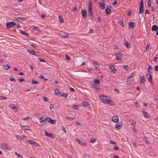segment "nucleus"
I'll return each mask as SVG.
<instances>
[{"mask_svg":"<svg viewBox=\"0 0 158 158\" xmlns=\"http://www.w3.org/2000/svg\"><path fill=\"white\" fill-rule=\"evenodd\" d=\"M135 75V73H132L131 75L127 78V84H130L134 82V78L133 77V76H134Z\"/></svg>","mask_w":158,"mask_h":158,"instance_id":"f257e3e1","label":"nucleus"},{"mask_svg":"<svg viewBox=\"0 0 158 158\" xmlns=\"http://www.w3.org/2000/svg\"><path fill=\"white\" fill-rule=\"evenodd\" d=\"M99 98L100 100L103 103H106L108 102L109 99L105 95H101L100 96Z\"/></svg>","mask_w":158,"mask_h":158,"instance_id":"f03ea898","label":"nucleus"},{"mask_svg":"<svg viewBox=\"0 0 158 158\" xmlns=\"http://www.w3.org/2000/svg\"><path fill=\"white\" fill-rule=\"evenodd\" d=\"M15 24H16L14 22H9L6 23V27L7 28H10L14 26Z\"/></svg>","mask_w":158,"mask_h":158,"instance_id":"7ed1b4c3","label":"nucleus"},{"mask_svg":"<svg viewBox=\"0 0 158 158\" xmlns=\"http://www.w3.org/2000/svg\"><path fill=\"white\" fill-rule=\"evenodd\" d=\"M26 142L27 144H31L32 145H34L35 147H38L39 146L38 144L37 143L32 140H26Z\"/></svg>","mask_w":158,"mask_h":158,"instance_id":"20e7f679","label":"nucleus"},{"mask_svg":"<svg viewBox=\"0 0 158 158\" xmlns=\"http://www.w3.org/2000/svg\"><path fill=\"white\" fill-rule=\"evenodd\" d=\"M99 5L100 8L102 10L105 8V4L103 0H100L99 2Z\"/></svg>","mask_w":158,"mask_h":158,"instance_id":"39448f33","label":"nucleus"},{"mask_svg":"<svg viewBox=\"0 0 158 158\" xmlns=\"http://www.w3.org/2000/svg\"><path fill=\"white\" fill-rule=\"evenodd\" d=\"M147 76H148V77L147 78V79L149 82L151 84H152V76L151 74H150L149 73H147L146 75Z\"/></svg>","mask_w":158,"mask_h":158,"instance_id":"423d86ee","label":"nucleus"},{"mask_svg":"<svg viewBox=\"0 0 158 158\" xmlns=\"http://www.w3.org/2000/svg\"><path fill=\"white\" fill-rule=\"evenodd\" d=\"M44 131L45 132V135L46 136L51 138H54V136L52 134L48 133L45 130H44Z\"/></svg>","mask_w":158,"mask_h":158,"instance_id":"0eeeda50","label":"nucleus"},{"mask_svg":"<svg viewBox=\"0 0 158 158\" xmlns=\"http://www.w3.org/2000/svg\"><path fill=\"white\" fill-rule=\"evenodd\" d=\"M93 65L95 70H99V66L98 63L95 60L93 61Z\"/></svg>","mask_w":158,"mask_h":158,"instance_id":"6e6552de","label":"nucleus"},{"mask_svg":"<svg viewBox=\"0 0 158 158\" xmlns=\"http://www.w3.org/2000/svg\"><path fill=\"white\" fill-rule=\"evenodd\" d=\"M61 37L63 38H67L68 37L69 35L67 33L61 31L59 33Z\"/></svg>","mask_w":158,"mask_h":158,"instance_id":"1a4fd4ad","label":"nucleus"},{"mask_svg":"<svg viewBox=\"0 0 158 158\" xmlns=\"http://www.w3.org/2000/svg\"><path fill=\"white\" fill-rule=\"evenodd\" d=\"M116 59L118 60H122V55L120 53H118L116 54Z\"/></svg>","mask_w":158,"mask_h":158,"instance_id":"9d476101","label":"nucleus"},{"mask_svg":"<svg viewBox=\"0 0 158 158\" xmlns=\"http://www.w3.org/2000/svg\"><path fill=\"white\" fill-rule=\"evenodd\" d=\"M112 120L113 122L117 123L119 121L117 115H114L112 117Z\"/></svg>","mask_w":158,"mask_h":158,"instance_id":"9b49d317","label":"nucleus"},{"mask_svg":"<svg viewBox=\"0 0 158 158\" xmlns=\"http://www.w3.org/2000/svg\"><path fill=\"white\" fill-rule=\"evenodd\" d=\"M143 0H142L140 4V6L139 7V14L141 13L142 12H143Z\"/></svg>","mask_w":158,"mask_h":158,"instance_id":"f8f14e48","label":"nucleus"},{"mask_svg":"<svg viewBox=\"0 0 158 158\" xmlns=\"http://www.w3.org/2000/svg\"><path fill=\"white\" fill-rule=\"evenodd\" d=\"M81 14L82 17L83 19H85L86 16L87 11L85 9L81 10Z\"/></svg>","mask_w":158,"mask_h":158,"instance_id":"ddd939ff","label":"nucleus"},{"mask_svg":"<svg viewBox=\"0 0 158 158\" xmlns=\"http://www.w3.org/2000/svg\"><path fill=\"white\" fill-rule=\"evenodd\" d=\"M128 25L130 28H133L136 26L135 23L133 22L129 23Z\"/></svg>","mask_w":158,"mask_h":158,"instance_id":"4468645a","label":"nucleus"},{"mask_svg":"<svg viewBox=\"0 0 158 158\" xmlns=\"http://www.w3.org/2000/svg\"><path fill=\"white\" fill-rule=\"evenodd\" d=\"M15 137L16 138L20 140H21L22 139L24 138H27L26 136H24L23 135H22L21 136L20 135H15Z\"/></svg>","mask_w":158,"mask_h":158,"instance_id":"2eb2a0df","label":"nucleus"},{"mask_svg":"<svg viewBox=\"0 0 158 158\" xmlns=\"http://www.w3.org/2000/svg\"><path fill=\"white\" fill-rule=\"evenodd\" d=\"M109 68L111 72L114 73H115L117 71V69L115 68L114 66H109Z\"/></svg>","mask_w":158,"mask_h":158,"instance_id":"dca6fc26","label":"nucleus"},{"mask_svg":"<svg viewBox=\"0 0 158 158\" xmlns=\"http://www.w3.org/2000/svg\"><path fill=\"white\" fill-rule=\"evenodd\" d=\"M21 128L22 130H30V127L28 125L21 126Z\"/></svg>","mask_w":158,"mask_h":158,"instance_id":"f3484780","label":"nucleus"},{"mask_svg":"<svg viewBox=\"0 0 158 158\" xmlns=\"http://www.w3.org/2000/svg\"><path fill=\"white\" fill-rule=\"evenodd\" d=\"M111 7L110 6L106 7V13L107 14H109L111 12Z\"/></svg>","mask_w":158,"mask_h":158,"instance_id":"a211bd4d","label":"nucleus"},{"mask_svg":"<svg viewBox=\"0 0 158 158\" xmlns=\"http://www.w3.org/2000/svg\"><path fill=\"white\" fill-rule=\"evenodd\" d=\"M91 85L93 87H94V88L95 89L98 91L100 90L101 89L100 87L98 86L96 84H92Z\"/></svg>","mask_w":158,"mask_h":158,"instance_id":"6ab92c4d","label":"nucleus"},{"mask_svg":"<svg viewBox=\"0 0 158 158\" xmlns=\"http://www.w3.org/2000/svg\"><path fill=\"white\" fill-rule=\"evenodd\" d=\"M106 103H108L110 106H113L114 104V102L110 98H109Z\"/></svg>","mask_w":158,"mask_h":158,"instance_id":"aec40b11","label":"nucleus"},{"mask_svg":"<svg viewBox=\"0 0 158 158\" xmlns=\"http://www.w3.org/2000/svg\"><path fill=\"white\" fill-rule=\"evenodd\" d=\"M158 29L157 26L156 25H154L152 27V31H157Z\"/></svg>","mask_w":158,"mask_h":158,"instance_id":"412c9836","label":"nucleus"},{"mask_svg":"<svg viewBox=\"0 0 158 158\" xmlns=\"http://www.w3.org/2000/svg\"><path fill=\"white\" fill-rule=\"evenodd\" d=\"M142 112L143 113V114L145 118H148L149 117V115L145 110H143L142 111Z\"/></svg>","mask_w":158,"mask_h":158,"instance_id":"4be33fe9","label":"nucleus"},{"mask_svg":"<svg viewBox=\"0 0 158 158\" xmlns=\"http://www.w3.org/2000/svg\"><path fill=\"white\" fill-rule=\"evenodd\" d=\"M94 84H99L100 83V81L99 79L95 78L94 79Z\"/></svg>","mask_w":158,"mask_h":158,"instance_id":"5701e85b","label":"nucleus"},{"mask_svg":"<svg viewBox=\"0 0 158 158\" xmlns=\"http://www.w3.org/2000/svg\"><path fill=\"white\" fill-rule=\"evenodd\" d=\"M10 107L11 108L14 110L15 111H16L17 110V107L15 106L14 104L10 105Z\"/></svg>","mask_w":158,"mask_h":158,"instance_id":"b1692460","label":"nucleus"},{"mask_svg":"<svg viewBox=\"0 0 158 158\" xmlns=\"http://www.w3.org/2000/svg\"><path fill=\"white\" fill-rule=\"evenodd\" d=\"M140 82L143 83L145 82V78L144 76L141 77L140 76Z\"/></svg>","mask_w":158,"mask_h":158,"instance_id":"393cba45","label":"nucleus"},{"mask_svg":"<svg viewBox=\"0 0 158 158\" xmlns=\"http://www.w3.org/2000/svg\"><path fill=\"white\" fill-rule=\"evenodd\" d=\"M88 9H92V2L90 0L88 2Z\"/></svg>","mask_w":158,"mask_h":158,"instance_id":"a878e982","label":"nucleus"},{"mask_svg":"<svg viewBox=\"0 0 158 158\" xmlns=\"http://www.w3.org/2000/svg\"><path fill=\"white\" fill-rule=\"evenodd\" d=\"M148 73H149L150 74H151L152 73V69L150 66H149L148 68Z\"/></svg>","mask_w":158,"mask_h":158,"instance_id":"bb28decb","label":"nucleus"},{"mask_svg":"<svg viewBox=\"0 0 158 158\" xmlns=\"http://www.w3.org/2000/svg\"><path fill=\"white\" fill-rule=\"evenodd\" d=\"M29 52L31 54L33 55H36V52L35 51H30L29 50H28Z\"/></svg>","mask_w":158,"mask_h":158,"instance_id":"cd10ccee","label":"nucleus"},{"mask_svg":"<svg viewBox=\"0 0 158 158\" xmlns=\"http://www.w3.org/2000/svg\"><path fill=\"white\" fill-rule=\"evenodd\" d=\"M88 14L89 16H90L91 18L93 16V14L92 12V9H88Z\"/></svg>","mask_w":158,"mask_h":158,"instance_id":"c85d7f7f","label":"nucleus"},{"mask_svg":"<svg viewBox=\"0 0 158 158\" xmlns=\"http://www.w3.org/2000/svg\"><path fill=\"white\" fill-rule=\"evenodd\" d=\"M122 125L121 124L120 125L117 123L115 125V127L118 129H120L122 128Z\"/></svg>","mask_w":158,"mask_h":158,"instance_id":"c756f323","label":"nucleus"},{"mask_svg":"<svg viewBox=\"0 0 158 158\" xmlns=\"http://www.w3.org/2000/svg\"><path fill=\"white\" fill-rule=\"evenodd\" d=\"M72 106L73 108L75 110H77L79 108V106L78 105H73Z\"/></svg>","mask_w":158,"mask_h":158,"instance_id":"7c9ffc66","label":"nucleus"},{"mask_svg":"<svg viewBox=\"0 0 158 158\" xmlns=\"http://www.w3.org/2000/svg\"><path fill=\"white\" fill-rule=\"evenodd\" d=\"M43 118H40V123H43V124L45 123L46 122V121L45 120V119H42Z\"/></svg>","mask_w":158,"mask_h":158,"instance_id":"2f4dec72","label":"nucleus"},{"mask_svg":"<svg viewBox=\"0 0 158 158\" xmlns=\"http://www.w3.org/2000/svg\"><path fill=\"white\" fill-rule=\"evenodd\" d=\"M68 95V94L67 93H63L61 94L60 96L66 98L67 97Z\"/></svg>","mask_w":158,"mask_h":158,"instance_id":"473e14b6","label":"nucleus"},{"mask_svg":"<svg viewBox=\"0 0 158 158\" xmlns=\"http://www.w3.org/2000/svg\"><path fill=\"white\" fill-rule=\"evenodd\" d=\"M66 119H67L69 121H72L74 119V117H69L68 116H67L66 117Z\"/></svg>","mask_w":158,"mask_h":158,"instance_id":"72a5a7b5","label":"nucleus"},{"mask_svg":"<svg viewBox=\"0 0 158 158\" xmlns=\"http://www.w3.org/2000/svg\"><path fill=\"white\" fill-rule=\"evenodd\" d=\"M55 93L56 94H59L60 93V91L58 89H56L55 90Z\"/></svg>","mask_w":158,"mask_h":158,"instance_id":"f704fd0d","label":"nucleus"},{"mask_svg":"<svg viewBox=\"0 0 158 158\" xmlns=\"http://www.w3.org/2000/svg\"><path fill=\"white\" fill-rule=\"evenodd\" d=\"M51 119V118L50 117H48V116L46 117L45 118V121L46 120L49 123Z\"/></svg>","mask_w":158,"mask_h":158,"instance_id":"c9c22d12","label":"nucleus"},{"mask_svg":"<svg viewBox=\"0 0 158 158\" xmlns=\"http://www.w3.org/2000/svg\"><path fill=\"white\" fill-rule=\"evenodd\" d=\"M59 19H60V23H62L63 22V19L62 17L61 16H59Z\"/></svg>","mask_w":158,"mask_h":158,"instance_id":"e433bc0d","label":"nucleus"},{"mask_svg":"<svg viewBox=\"0 0 158 158\" xmlns=\"http://www.w3.org/2000/svg\"><path fill=\"white\" fill-rule=\"evenodd\" d=\"M123 66L125 70L127 71L128 70L129 68L127 65H124Z\"/></svg>","mask_w":158,"mask_h":158,"instance_id":"4c0bfd02","label":"nucleus"},{"mask_svg":"<svg viewBox=\"0 0 158 158\" xmlns=\"http://www.w3.org/2000/svg\"><path fill=\"white\" fill-rule=\"evenodd\" d=\"M131 128L134 132L135 133L137 132V130L133 126L131 127Z\"/></svg>","mask_w":158,"mask_h":158,"instance_id":"58836bf2","label":"nucleus"},{"mask_svg":"<svg viewBox=\"0 0 158 158\" xmlns=\"http://www.w3.org/2000/svg\"><path fill=\"white\" fill-rule=\"evenodd\" d=\"M7 99L6 97H4L3 96H0V99L6 100Z\"/></svg>","mask_w":158,"mask_h":158,"instance_id":"ea45409f","label":"nucleus"},{"mask_svg":"<svg viewBox=\"0 0 158 158\" xmlns=\"http://www.w3.org/2000/svg\"><path fill=\"white\" fill-rule=\"evenodd\" d=\"M10 68V66L8 65H4V68L6 70H8Z\"/></svg>","mask_w":158,"mask_h":158,"instance_id":"a19ab883","label":"nucleus"},{"mask_svg":"<svg viewBox=\"0 0 158 158\" xmlns=\"http://www.w3.org/2000/svg\"><path fill=\"white\" fill-rule=\"evenodd\" d=\"M49 123L52 124H54L55 123L56 121L54 120L51 119L50 121L49 122Z\"/></svg>","mask_w":158,"mask_h":158,"instance_id":"79ce46f5","label":"nucleus"},{"mask_svg":"<svg viewBox=\"0 0 158 158\" xmlns=\"http://www.w3.org/2000/svg\"><path fill=\"white\" fill-rule=\"evenodd\" d=\"M148 4L149 7H150L151 5V0H147Z\"/></svg>","mask_w":158,"mask_h":158,"instance_id":"37998d69","label":"nucleus"},{"mask_svg":"<svg viewBox=\"0 0 158 158\" xmlns=\"http://www.w3.org/2000/svg\"><path fill=\"white\" fill-rule=\"evenodd\" d=\"M4 146L6 148L8 149V150H10L11 149V148L10 147H9L8 146V145L6 143H5L4 144Z\"/></svg>","mask_w":158,"mask_h":158,"instance_id":"c03bdc74","label":"nucleus"},{"mask_svg":"<svg viewBox=\"0 0 158 158\" xmlns=\"http://www.w3.org/2000/svg\"><path fill=\"white\" fill-rule=\"evenodd\" d=\"M83 105L85 107H87L89 106V104L87 102H84L83 103Z\"/></svg>","mask_w":158,"mask_h":158,"instance_id":"a18cd8bd","label":"nucleus"},{"mask_svg":"<svg viewBox=\"0 0 158 158\" xmlns=\"http://www.w3.org/2000/svg\"><path fill=\"white\" fill-rule=\"evenodd\" d=\"M124 45L125 46V47L127 48H129L130 47L129 44L128 42H127L124 43Z\"/></svg>","mask_w":158,"mask_h":158,"instance_id":"49530a36","label":"nucleus"},{"mask_svg":"<svg viewBox=\"0 0 158 158\" xmlns=\"http://www.w3.org/2000/svg\"><path fill=\"white\" fill-rule=\"evenodd\" d=\"M43 99L44 101H48V99L46 97H43Z\"/></svg>","mask_w":158,"mask_h":158,"instance_id":"de8ad7c7","label":"nucleus"},{"mask_svg":"<svg viewBox=\"0 0 158 158\" xmlns=\"http://www.w3.org/2000/svg\"><path fill=\"white\" fill-rule=\"evenodd\" d=\"M79 144L83 146H85L86 145L85 143L81 141H80Z\"/></svg>","mask_w":158,"mask_h":158,"instance_id":"09e8293b","label":"nucleus"},{"mask_svg":"<svg viewBox=\"0 0 158 158\" xmlns=\"http://www.w3.org/2000/svg\"><path fill=\"white\" fill-rule=\"evenodd\" d=\"M20 33H22L23 34L25 35H28V33H26L25 32V31H20Z\"/></svg>","mask_w":158,"mask_h":158,"instance_id":"8fccbe9b","label":"nucleus"},{"mask_svg":"<svg viewBox=\"0 0 158 158\" xmlns=\"http://www.w3.org/2000/svg\"><path fill=\"white\" fill-rule=\"evenodd\" d=\"M90 141L92 143H94L95 142L96 139H90Z\"/></svg>","mask_w":158,"mask_h":158,"instance_id":"3c124183","label":"nucleus"},{"mask_svg":"<svg viewBox=\"0 0 158 158\" xmlns=\"http://www.w3.org/2000/svg\"><path fill=\"white\" fill-rule=\"evenodd\" d=\"M32 82L33 84H36L38 83V82L35 80H32Z\"/></svg>","mask_w":158,"mask_h":158,"instance_id":"603ef678","label":"nucleus"},{"mask_svg":"<svg viewBox=\"0 0 158 158\" xmlns=\"http://www.w3.org/2000/svg\"><path fill=\"white\" fill-rule=\"evenodd\" d=\"M65 58L67 60H70V58L68 55H65Z\"/></svg>","mask_w":158,"mask_h":158,"instance_id":"864d4df0","label":"nucleus"},{"mask_svg":"<svg viewBox=\"0 0 158 158\" xmlns=\"http://www.w3.org/2000/svg\"><path fill=\"white\" fill-rule=\"evenodd\" d=\"M15 153L18 156V157H21V158H22L23 157L22 156L20 155V154H19L17 153L16 152H15Z\"/></svg>","mask_w":158,"mask_h":158,"instance_id":"5fc2aeb1","label":"nucleus"},{"mask_svg":"<svg viewBox=\"0 0 158 158\" xmlns=\"http://www.w3.org/2000/svg\"><path fill=\"white\" fill-rule=\"evenodd\" d=\"M10 81H12L15 82L16 81L15 79L13 77H12L10 79Z\"/></svg>","mask_w":158,"mask_h":158,"instance_id":"6e6d98bb","label":"nucleus"},{"mask_svg":"<svg viewBox=\"0 0 158 158\" xmlns=\"http://www.w3.org/2000/svg\"><path fill=\"white\" fill-rule=\"evenodd\" d=\"M119 24L121 25L122 27H124V25L123 24V22L122 21H120V22H119Z\"/></svg>","mask_w":158,"mask_h":158,"instance_id":"4d7b16f0","label":"nucleus"},{"mask_svg":"<svg viewBox=\"0 0 158 158\" xmlns=\"http://www.w3.org/2000/svg\"><path fill=\"white\" fill-rule=\"evenodd\" d=\"M30 119V117L29 116L27 117L24 118H23V120H28Z\"/></svg>","mask_w":158,"mask_h":158,"instance_id":"13d9d810","label":"nucleus"},{"mask_svg":"<svg viewBox=\"0 0 158 158\" xmlns=\"http://www.w3.org/2000/svg\"><path fill=\"white\" fill-rule=\"evenodd\" d=\"M33 29L36 31H38V29L37 28V27H33Z\"/></svg>","mask_w":158,"mask_h":158,"instance_id":"bf43d9fd","label":"nucleus"},{"mask_svg":"<svg viewBox=\"0 0 158 158\" xmlns=\"http://www.w3.org/2000/svg\"><path fill=\"white\" fill-rule=\"evenodd\" d=\"M62 131L65 133H66V131L65 128H64L63 126L62 127Z\"/></svg>","mask_w":158,"mask_h":158,"instance_id":"052dcab7","label":"nucleus"},{"mask_svg":"<svg viewBox=\"0 0 158 158\" xmlns=\"http://www.w3.org/2000/svg\"><path fill=\"white\" fill-rule=\"evenodd\" d=\"M150 46V45L149 44H148L146 48V50H147L149 48V47Z\"/></svg>","mask_w":158,"mask_h":158,"instance_id":"680f3d73","label":"nucleus"},{"mask_svg":"<svg viewBox=\"0 0 158 158\" xmlns=\"http://www.w3.org/2000/svg\"><path fill=\"white\" fill-rule=\"evenodd\" d=\"M77 7H74L72 9V11H76L77 10Z\"/></svg>","mask_w":158,"mask_h":158,"instance_id":"e2e57ef3","label":"nucleus"},{"mask_svg":"<svg viewBox=\"0 0 158 158\" xmlns=\"http://www.w3.org/2000/svg\"><path fill=\"white\" fill-rule=\"evenodd\" d=\"M117 3V2L116 0H114L113 2V5H116Z\"/></svg>","mask_w":158,"mask_h":158,"instance_id":"0e129e2a","label":"nucleus"},{"mask_svg":"<svg viewBox=\"0 0 158 158\" xmlns=\"http://www.w3.org/2000/svg\"><path fill=\"white\" fill-rule=\"evenodd\" d=\"M155 69L156 71H158V66H157V65L155 66Z\"/></svg>","mask_w":158,"mask_h":158,"instance_id":"69168bd1","label":"nucleus"},{"mask_svg":"<svg viewBox=\"0 0 158 158\" xmlns=\"http://www.w3.org/2000/svg\"><path fill=\"white\" fill-rule=\"evenodd\" d=\"M134 103L135 105V106L136 107H139V104L137 102H134Z\"/></svg>","mask_w":158,"mask_h":158,"instance_id":"338daca9","label":"nucleus"},{"mask_svg":"<svg viewBox=\"0 0 158 158\" xmlns=\"http://www.w3.org/2000/svg\"><path fill=\"white\" fill-rule=\"evenodd\" d=\"M53 108H54V107H53V105L52 104H51L50 106V109L52 110V109Z\"/></svg>","mask_w":158,"mask_h":158,"instance_id":"774afa93","label":"nucleus"}]
</instances>
